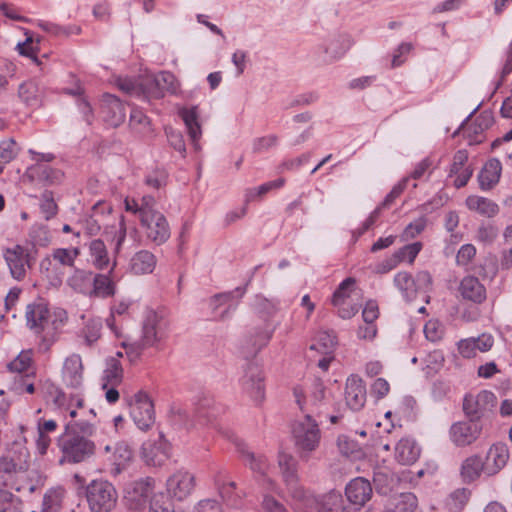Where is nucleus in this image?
Returning <instances> with one entry per match:
<instances>
[{
    "label": "nucleus",
    "instance_id": "obj_12",
    "mask_svg": "<svg viewBox=\"0 0 512 512\" xmlns=\"http://www.w3.org/2000/svg\"><path fill=\"white\" fill-rule=\"evenodd\" d=\"M211 401L207 398H204L201 402L197 404V408L195 410V417L197 421L192 419L189 413L181 408V407H172V421L174 424L185 427L187 430H191L199 425H206L210 422L211 414L207 412V409L210 407Z\"/></svg>",
    "mask_w": 512,
    "mask_h": 512
},
{
    "label": "nucleus",
    "instance_id": "obj_21",
    "mask_svg": "<svg viewBox=\"0 0 512 512\" xmlns=\"http://www.w3.org/2000/svg\"><path fill=\"white\" fill-rule=\"evenodd\" d=\"M458 291L464 300L475 304H481L487 298L485 286L477 277L472 275L465 276L460 281Z\"/></svg>",
    "mask_w": 512,
    "mask_h": 512
},
{
    "label": "nucleus",
    "instance_id": "obj_61",
    "mask_svg": "<svg viewBox=\"0 0 512 512\" xmlns=\"http://www.w3.org/2000/svg\"><path fill=\"white\" fill-rule=\"evenodd\" d=\"M166 180V171L163 169H155L146 176L145 183L152 188L159 189L166 184Z\"/></svg>",
    "mask_w": 512,
    "mask_h": 512
},
{
    "label": "nucleus",
    "instance_id": "obj_32",
    "mask_svg": "<svg viewBox=\"0 0 512 512\" xmlns=\"http://www.w3.org/2000/svg\"><path fill=\"white\" fill-rule=\"evenodd\" d=\"M28 171L32 178L49 185L60 183L63 178L60 170L54 169L47 164H35Z\"/></svg>",
    "mask_w": 512,
    "mask_h": 512
},
{
    "label": "nucleus",
    "instance_id": "obj_37",
    "mask_svg": "<svg viewBox=\"0 0 512 512\" xmlns=\"http://www.w3.org/2000/svg\"><path fill=\"white\" fill-rule=\"evenodd\" d=\"M18 96L27 106L31 107L38 106L41 101V92L38 84L32 80L20 84Z\"/></svg>",
    "mask_w": 512,
    "mask_h": 512
},
{
    "label": "nucleus",
    "instance_id": "obj_34",
    "mask_svg": "<svg viewBox=\"0 0 512 512\" xmlns=\"http://www.w3.org/2000/svg\"><path fill=\"white\" fill-rule=\"evenodd\" d=\"M93 273L91 271L77 269L68 279V285L76 292L91 295Z\"/></svg>",
    "mask_w": 512,
    "mask_h": 512
},
{
    "label": "nucleus",
    "instance_id": "obj_45",
    "mask_svg": "<svg viewBox=\"0 0 512 512\" xmlns=\"http://www.w3.org/2000/svg\"><path fill=\"white\" fill-rule=\"evenodd\" d=\"M122 375L123 370L120 362L115 358L109 359L107 362V368L104 371V378L107 383L112 385L119 384L121 382Z\"/></svg>",
    "mask_w": 512,
    "mask_h": 512
},
{
    "label": "nucleus",
    "instance_id": "obj_49",
    "mask_svg": "<svg viewBox=\"0 0 512 512\" xmlns=\"http://www.w3.org/2000/svg\"><path fill=\"white\" fill-rule=\"evenodd\" d=\"M131 458L132 451L126 443L119 442L113 446L111 460L116 466L120 467L122 465H125L128 461H130Z\"/></svg>",
    "mask_w": 512,
    "mask_h": 512
},
{
    "label": "nucleus",
    "instance_id": "obj_41",
    "mask_svg": "<svg viewBox=\"0 0 512 512\" xmlns=\"http://www.w3.org/2000/svg\"><path fill=\"white\" fill-rule=\"evenodd\" d=\"M89 250L92 263L100 270L105 269L109 264V258L104 242L100 239L91 241Z\"/></svg>",
    "mask_w": 512,
    "mask_h": 512
},
{
    "label": "nucleus",
    "instance_id": "obj_60",
    "mask_svg": "<svg viewBox=\"0 0 512 512\" xmlns=\"http://www.w3.org/2000/svg\"><path fill=\"white\" fill-rule=\"evenodd\" d=\"M278 137L274 134L256 138L253 142V151L255 153H261L267 151L272 147L277 146Z\"/></svg>",
    "mask_w": 512,
    "mask_h": 512
},
{
    "label": "nucleus",
    "instance_id": "obj_58",
    "mask_svg": "<svg viewBox=\"0 0 512 512\" xmlns=\"http://www.w3.org/2000/svg\"><path fill=\"white\" fill-rule=\"evenodd\" d=\"M79 255V250L58 248L53 251L54 260L65 266H73L75 259Z\"/></svg>",
    "mask_w": 512,
    "mask_h": 512
},
{
    "label": "nucleus",
    "instance_id": "obj_23",
    "mask_svg": "<svg viewBox=\"0 0 512 512\" xmlns=\"http://www.w3.org/2000/svg\"><path fill=\"white\" fill-rule=\"evenodd\" d=\"M101 110L105 121L113 127L119 126L125 120V107L120 99L112 94L103 95Z\"/></svg>",
    "mask_w": 512,
    "mask_h": 512
},
{
    "label": "nucleus",
    "instance_id": "obj_35",
    "mask_svg": "<svg viewBox=\"0 0 512 512\" xmlns=\"http://www.w3.org/2000/svg\"><path fill=\"white\" fill-rule=\"evenodd\" d=\"M115 294V284L108 274H93L91 295L99 298L111 297Z\"/></svg>",
    "mask_w": 512,
    "mask_h": 512
},
{
    "label": "nucleus",
    "instance_id": "obj_10",
    "mask_svg": "<svg viewBox=\"0 0 512 512\" xmlns=\"http://www.w3.org/2000/svg\"><path fill=\"white\" fill-rule=\"evenodd\" d=\"M481 433L482 424L467 418V420L458 421L451 425L449 438L455 446L466 447L473 444Z\"/></svg>",
    "mask_w": 512,
    "mask_h": 512
},
{
    "label": "nucleus",
    "instance_id": "obj_30",
    "mask_svg": "<svg viewBox=\"0 0 512 512\" xmlns=\"http://www.w3.org/2000/svg\"><path fill=\"white\" fill-rule=\"evenodd\" d=\"M142 455L147 464L161 465L168 458V445L162 440L159 443L146 442L142 446Z\"/></svg>",
    "mask_w": 512,
    "mask_h": 512
},
{
    "label": "nucleus",
    "instance_id": "obj_15",
    "mask_svg": "<svg viewBox=\"0 0 512 512\" xmlns=\"http://www.w3.org/2000/svg\"><path fill=\"white\" fill-rule=\"evenodd\" d=\"M366 385L358 375L347 378L345 387V401L352 411L361 410L366 403Z\"/></svg>",
    "mask_w": 512,
    "mask_h": 512
},
{
    "label": "nucleus",
    "instance_id": "obj_16",
    "mask_svg": "<svg viewBox=\"0 0 512 512\" xmlns=\"http://www.w3.org/2000/svg\"><path fill=\"white\" fill-rule=\"evenodd\" d=\"M510 453L505 443L497 442L487 451L485 457V473L489 476L499 473L508 463Z\"/></svg>",
    "mask_w": 512,
    "mask_h": 512
},
{
    "label": "nucleus",
    "instance_id": "obj_24",
    "mask_svg": "<svg viewBox=\"0 0 512 512\" xmlns=\"http://www.w3.org/2000/svg\"><path fill=\"white\" fill-rule=\"evenodd\" d=\"M273 335V329L254 328L246 336L243 344V355L245 358L254 357L263 347H265Z\"/></svg>",
    "mask_w": 512,
    "mask_h": 512
},
{
    "label": "nucleus",
    "instance_id": "obj_6",
    "mask_svg": "<svg viewBox=\"0 0 512 512\" xmlns=\"http://www.w3.org/2000/svg\"><path fill=\"white\" fill-rule=\"evenodd\" d=\"M496 404L495 394L488 390H482L476 395L468 394L464 397L463 412L468 419L480 422V419L491 412Z\"/></svg>",
    "mask_w": 512,
    "mask_h": 512
},
{
    "label": "nucleus",
    "instance_id": "obj_3",
    "mask_svg": "<svg viewBox=\"0 0 512 512\" xmlns=\"http://www.w3.org/2000/svg\"><path fill=\"white\" fill-rule=\"evenodd\" d=\"M292 434L300 458L307 461L320 444L321 431L318 423L311 414L306 413L303 419L293 424Z\"/></svg>",
    "mask_w": 512,
    "mask_h": 512
},
{
    "label": "nucleus",
    "instance_id": "obj_51",
    "mask_svg": "<svg viewBox=\"0 0 512 512\" xmlns=\"http://www.w3.org/2000/svg\"><path fill=\"white\" fill-rule=\"evenodd\" d=\"M216 485L218 487L220 496L224 501L227 502L230 506H238L239 504V497L234 494V490L236 488L235 482H229V483H220L219 479H216Z\"/></svg>",
    "mask_w": 512,
    "mask_h": 512
},
{
    "label": "nucleus",
    "instance_id": "obj_17",
    "mask_svg": "<svg viewBox=\"0 0 512 512\" xmlns=\"http://www.w3.org/2000/svg\"><path fill=\"white\" fill-rule=\"evenodd\" d=\"M154 480L150 477L134 481L126 488L125 498L130 501L134 509L142 508L151 496Z\"/></svg>",
    "mask_w": 512,
    "mask_h": 512
},
{
    "label": "nucleus",
    "instance_id": "obj_57",
    "mask_svg": "<svg viewBox=\"0 0 512 512\" xmlns=\"http://www.w3.org/2000/svg\"><path fill=\"white\" fill-rule=\"evenodd\" d=\"M0 512H21L18 499L11 492L2 489H0Z\"/></svg>",
    "mask_w": 512,
    "mask_h": 512
},
{
    "label": "nucleus",
    "instance_id": "obj_8",
    "mask_svg": "<svg viewBox=\"0 0 512 512\" xmlns=\"http://www.w3.org/2000/svg\"><path fill=\"white\" fill-rule=\"evenodd\" d=\"M3 257L11 276L17 281L25 278L27 269L35 262L32 250L21 245L6 248L3 251Z\"/></svg>",
    "mask_w": 512,
    "mask_h": 512
},
{
    "label": "nucleus",
    "instance_id": "obj_62",
    "mask_svg": "<svg viewBox=\"0 0 512 512\" xmlns=\"http://www.w3.org/2000/svg\"><path fill=\"white\" fill-rule=\"evenodd\" d=\"M101 323L90 322L84 329V340L87 346H92L100 338Z\"/></svg>",
    "mask_w": 512,
    "mask_h": 512
},
{
    "label": "nucleus",
    "instance_id": "obj_53",
    "mask_svg": "<svg viewBox=\"0 0 512 512\" xmlns=\"http://www.w3.org/2000/svg\"><path fill=\"white\" fill-rule=\"evenodd\" d=\"M421 248L422 244L420 242H415L400 248L394 253V255L398 259L399 263L406 260L409 263H412L414 259L417 257Z\"/></svg>",
    "mask_w": 512,
    "mask_h": 512
},
{
    "label": "nucleus",
    "instance_id": "obj_26",
    "mask_svg": "<svg viewBox=\"0 0 512 512\" xmlns=\"http://www.w3.org/2000/svg\"><path fill=\"white\" fill-rule=\"evenodd\" d=\"M501 171V162L496 158L490 159L478 175L480 188L482 190H490L493 188L499 182Z\"/></svg>",
    "mask_w": 512,
    "mask_h": 512
},
{
    "label": "nucleus",
    "instance_id": "obj_46",
    "mask_svg": "<svg viewBox=\"0 0 512 512\" xmlns=\"http://www.w3.org/2000/svg\"><path fill=\"white\" fill-rule=\"evenodd\" d=\"M40 210L46 220L52 219L58 212V206L54 201L51 191H44L40 198Z\"/></svg>",
    "mask_w": 512,
    "mask_h": 512
},
{
    "label": "nucleus",
    "instance_id": "obj_2",
    "mask_svg": "<svg viewBox=\"0 0 512 512\" xmlns=\"http://www.w3.org/2000/svg\"><path fill=\"white\" fill-rule=\"evenodd\" d=\"M71 425H66L65 432L58 439V446L62 452L59 462L80 463L87 460L95 452L94 443L79 432L71 431Z\"/></svg>",
    "mask_w": 512,
    "mask_h": 512
},
{
    "label": "nucleus",
    "instance_id": "obj_13",
    "mask_svg": "<svg viewBox=\"0 0 512 512\" xmlns=\"http://www.w3.org/2000/svg\"><path fill=\"white\" fill-rule=\"evenodd\" d=\"M195 488V476L187 470L180 469L166 481L167 493L171 498L183 501Z\"/></svg>",
    "mask_w": 512,
    "mask_h": 512
},
{
    "label": "nucleus",
    "instance_id": "obj_43",
    "mask_svg": "<svg viewBox=\"0 0 512 512\" xmlns=\"http://www.w3.org/2000/svg\"><path fill=\"white\" fill-rule=\"evenodd\" d=\"M19 148L14 139L10 138L0 143V174L4 165L11 162L18 154Z\"/></svg>",
    "mask_w": 512,
    "mask_h": 512
},
{
    "label": "nucleus",
    "instance_id": "obj_50",
    "mask_svg": "<svg viewBox=\"0 0 512 512\" xmlns=\"http://www.w3.org/2000/svg\"><path fill=\"white\" fill-rule=\"evenodd\" d=\"M245 291H246L245 287H237L233 291L216 294L210 299V307L213 310H216L219 306L231 301L235 297H238V298L243 297V295L245 294Z\"/></svg>",
    "mask_w": 512,
    "mask_h": 512
},
{
    "label": "nucleus",
    "instance_id": "obj_29",
    "mask_svg": "<svg viewBox=\"0 0 512 512\" xmlns=\"http://www.w3.org/2000/svg\"><path fill=\"white\" fill-rule=\"evenodd\" d=\"M420 456V448L411 439H401L395 447V459L402 465H411Z\"/></svg>",
    "mask_w": 512,
    "mask_h": 512
},
{
    "label": "nucleus",
    "instance_id": "obj_19",
    "mask_svg": "<svg viewBox=\"0 0 512 512\" xmlns=\"http://www.w3.org/2000/svg\"><path fill=\"white\" fill-rule=\"evenodd\" d=\"M290 494L294 500L295 508L298 510L304 512H328L332 510L331 508H327L326 504L300 486L296 485L291 487Z\"/></svg>",
    "mask_w": 512,
    "mask_h": 512
},
{
    "label": "nucleus",
    "instance_id": "obj_52",
    "mask_svg": "<svg viewBox=\"0 0 512 512\" xmlns=\"http://www.w3.org/2000/svg\"><path fill=\"white\" fill-rule=\"evenodd\" d=\"M355 284V280L353 278H346L342 281L339 287L333 294L332 304L333 305H342L346 304L348 298L350 296L349 289Z\"/></svg>",
    "mask_w": 512,
    "mask_h": 512
},
{
    "label": "nucleus",
    "instance_id": "obj_64",
    "mask_svg": "<svg viewBox=\"0 0 512 512\" xmlns=\"http://www.w3.org/2000/svg\"><path fill=\"white\" fill-rule=\"evenodd\" d=\"M261 508L263 512H288L281 502L270 495L263 497Z\"/></svg>",
    "mask_w": 512,
    "mask_h": 512
},
{
    "label": "nucleus",
    "instance_id": "obj_4",
    "mask_svg": "<svg viewBox=\"0 0 512 512\" xmlns=\"http://www.w3.org/2000/svg\"><path fill=\"white\" fill-rule=\"evenodd\" d=\"M85 496L91 512H111L117 504L118 494L107 480H93L85 489Z\"/></svg>",
    "mask_w": 512,
    "mask_h": 512
},
{
    "label": "nucleus",
    "instance_id": "obj_48",
    "mask_svg": "<svg viewBox=\"0 0 512 512\" xmlns=\"http://www.w3.org/2000/svg\"><path fill=\"white\" fill-rule=\"evenodd\" d=\"M373 481L381 493L386 494L392 487L394 478L387 469H377L374 471Z\"/></svg>",
    "mask_w": 512,
    "mask_h": 512
},
{
    "label": "nucleus",
    "instance_id": "obj_47",
    "mask_svg": "<svg viewBox=\"0 0 512 512\" xmlns=\"http://www.w3.org/2000/svg\"><path fill=\"white\" fill-rule=\"evenodd\" d=\"M396 512H421L418 509V500L413 493H402L395 505Z\"/></svg>",
    "mask_w": 512,
    "mask_h": 512
},
{
    "label": "nucleus",
    "instance_id": "obj_1",
    "mask_svg": "<svg viewBox=\"0 0 512 512\" xmlns=\"http://www.w3.org/2000/svg\"><path fill=\"white\" fill-rule=\"evenodd\" d=\"M156 199L144 195L140 199L126 197L124 207L127 212L137 215L146 237L157 245L170 237V227L166 217L156 209Z\"/></svg>",
    "mask_w": 512,
    "mask_h": 512
},
{
    "label": "nucleus",
    "instance_id": "obj_14",
    "mask_svg": "<svg viewBox=\"0 0 512 512\" xmlns=\"http://www.w3.org/2000/svg\"><path fill=\"white\" fill-rule=\"evenodd\" d=\"M25 317L27 326L36 334L45 331L51 322L50 310L42 299L27 305Z\"/></svg>",
    "mask_w": 512,
    "mask_h": 512
},
{
    "label": "nucleus",
    "instance_id": "obj_5",
    "mask_svg": "<svg viewBox=\"0 0 512 512\" xmlns=\"http://www.w3.org/2000/svg\"><path fill=\"white\" fill-rule=\"evenodd\" d=\"M293 395L299 408L306 413H320L321 408L325 405L326 389L320 379H315L311 387L306 392L301 387L293 389Z\"/></svg>",
    "mask_w": 512,
    "mask_h": 512
},
{
    "label": "nucleus",
    "instance_id": "obj_33",
    "mask_svg": "<svg viewBox=\"0 0 512 512\" xmlns=\"http://www.w3.org/2000/svg\"><path fill=\"white\" fill-rule=\"evenodd\" d=\"M466 205L470 210L476 211L486 217H493L499 211V207L495 202L488 198L475 195L467 197Z\"/></svg>",
    "mask_w": 512,
    "mask_h": 512
},
{
    "label": "nucleus",
    "instance_id": "obj_44",
    "mask_svg": "<svg viewBox=\"0 0 512 512\" xmlns=\"http://www.w3.org/2000/svg\"><path fill=\"white\" fill-rule=\"evenodd\" d=\"M119 88L130 94V95H136V96H145L148 97L147 93V86H146V79L142 82H137L133 79H120L118 82Z\"/></svg>",
    "mask_w": 512,
    "mask_h": 512
},
{
    "label": "nucleus",
    "instance_id": "obj_59",
    "mask_svg": "<svg viewBox=\"0 0 512 512\" xmlns=\"http://www.w3.org/2000/svg\"><path fill=\"white\" fill-rule=\"evenodd\" d=\"M122 347L131 362L136 361L141 356L142 351L148 348L141 339L133 342L124 341Z\"/></svg>",
    "mask_w": 512,
    "mask_h": 512
},
{
    "label": "nucleus",
    "instance_id": "obj_36",
    "mask_svg": "<svg viewBox=\"0 0 512 512\" xmlns=\"http://www.w3.org/2000/svg\"><path fill=\"white\" fill-rule=\"evenodd\" d=\"M482 471L485 472V464L479 455L466 458L461 466V475L465 482L476 480Z\"/></svg>",
    "mask_w": 512,
    "mask_h": 512
},
{
    "label": "nucleus",
    "instance_id": "obj_11",
    "mask_svg": "<svg viewBox=\"0 0 512 512\" xmlns=\"http://www.w3.org/2000/svg\"><path fill=\"white\" fill-rule=\"evenodd\" d=\"M130 414L134 423L141 430H148L154 424V405L145 392L139 391L135 394Z\"/></svg>",
    "mask_w": 512,
    "mask_h": 512
},
{
    "label": "nucleus",
    "instance_id": "obj_39",
    "mask_svg": "<svg viewBox=\"0 0 512 512\" xmlns=\"http://www.w3.org/2000/svg\"><path fill=\"white\" fill-rule=\"evenodd\" d=\"M278 464L282 471L285 482L291 487L296 486V460L288 453L280 452L278 456Z\"/></svg>",
    "mask_w": 512,
    "mask_h": 512
},
{
    "label": "nucleus",
    "instance_id": "obj_27",
    "mask_svg": "<svg viewBox=\"0 0 512 512\" xmlns=\"http://www.w3.org/2000/svg\"><path fill=\"white\" fill-rule=\"evenodd\" d=\"M179 115L181 116L182 120L185 123L187 132H188L191 142L194 146V149L199 150L200 145H199L198 141L202 135V131H201V126L198 122L197 107L194 106L191 108H182L179 111Z\"/></svg>",
    "mask_w": 512,
    "mask_h": 512
},
{
    "label": "nucleus",
    "instance_id": "obj_20",
    "mask_svg": "<svg viewBox=\"0 0 512 512\" xmlns=\"http://www.w3.org/2000/svg\"><path fill=\"white\" fill-rule=\"evenodd\" d=\"M62 379L67 387L79 389L83 383V364L80 355L72 354L64 361Z\"/></svg>",
    "mask_w": 512,
    "mask_h": 512
},
{
    "label": "nucleus",
    "instance_id": "obj_56",
    "mask_svg": "<svg viewBox=\"0 0 512 512\" xmlns=\"http://www.w3.org/2000/svg\"><path fill=\"white\" fill-rule=\"evenodd\" d=\"M150 512H174V506L167 496L159 493L150 500Z\"/></svg>",
    "mask_w": 512,
    "mask_h": 512
},
{
    "label": "nucleus",
    "instance_id": "obj_54",
    "mask_svg": "<svg viewBox=\"0 0 512 512\" xmlns=\"http://www.w3.org/2000/svg\"><path fill=\"white\" fill-rule=\"evenodd\" d=\"M165 133L170 146L174 148L176 151H178L182 155V157H185L186 146L182 133L178 130L173 129L172 127H166Z\"/></svg>",
    "mask_w": 512,
    "mask_h": 512
},
{
    "label": "nucleus",
    "instance_id": "obj_55",
    "mask_svg": "<svg viewBox=\"0 0 512 512\" xmlns=\"http://www.w3.org/2000/svg\"><path fill=\"white\" fill-rule=\"evenodd\" d=\"M32 362V350L22 351L12 362L9 363L8 368L13 372L27 371Z\"/></svg>",
    "mask_w": 512,
    "mask_h": 512
},
{
    "label": "nucleus",
    "instance_id": "obj_31",
    "mask_svg": "<svg viewBox=\"0 0 512 512\" xmlns=\"http://www.w3.org/2000/svg\"><path fill=\"white\" fill-rule=\"evenodd\" d=\"M156 265V258L153 253L141 250L131 258L130 269L137 275L151 273Z\"/></svg>",
    "mask_w": 512,
    "mask_h": 512
},
{
    "label": "nucleus",
    "instance_id": "obj_42",
    "mask_svg": "<svg viewBox=\"0 0 512 512\" xmlns=\"http://www.w3.org/2000/svg\"><path fill=\"white\" fill-rule=\"evenodd\" d=\"M336 336L333 331H320L316 343L310 346V350H316L324 355H330L336 346Z\"/></svg>",
    "mask_w": 512,
    "mask_h": 512
},
{
    "label": "nucleus",
    "instance_id": "obj_18",
    "mask_svg": "<svg viewBox=\"0 0 512 512\" xmlns=\"http://www.w3.org/2000/svg\"><path fill=\"white\" fill-rule=\"evenodd\" d=\"M146 86L148 97L153 98L163 97L165 91L175 93L178 89L175 76L168 71H162L153 78H147Z\"/></svg>",
    "mask_w": 512,
    "mask_h": 512
},
{
    "label": "nucleus",
    "instance_id": "obj_28",
    "mask_svg": "<svg viewBox=\"0 0 512 512\" xmlns=\"http://www.w3.org/2000/svg\"><path fill=\"white\" fill-rule=\"evenodd\" d=\"M237 448L245 465H247L255 473H258L262 476L266 474L269 463L264 455L255 454L254 452L250 451L247 445L243 442L237 443Z\"/></svg>",
    "mask_w": 512,
    "mask_h": 512
},
{
    "label": "nucleus",
    "instance_id": "obj_25",
    "mask_svg": "<svg viewBox=\"0 0 512 512\" xmlns=\"http://www.w3.org/2000/svg\"><path fill=\"white\" fill-rule=\"evenodd\" d=\"M354 40L349 34H341L337 38L330 41L328 45L319 47L324 54L323 62L331 63L340 59L353 45Z\"/></svg>",
    "mask_w": 512,
    "mask_h": 512
},
{
    "label": "nucleus",
    "instance_id": "obj_22",
    "mask_svg": "<svg viewBox=\"0 0 512 512\" xmlns=\"http://www.w3.org/2000/svg\"><path fill=\"white\" fill-rule=\"evenodd\" d=\"M345 495L353 505L364 506L372 496L371 484L362 477L355 478L347 484Z\"/></svg>",
    "mask_w": 512,
    "mask_h": 512
},
{
    "label": "nucleus",
    "instance_id": "obj_63",
    "mask_svg": "<svg viewBox=\"0 0 512 512\" xmlns=\"http://www.w3.org/2000/svg\"><path fill=\"white\" fill-rule=\"evenodd\" d=\"M425 337L431 342H437L443 336V329L437 321H429L424 326Z\"/></svg>",
    "mask_w": 512,
    "mask_h": 512
},
{
    "label": "nucleus",
    "instance_id": "obj_9",
    "mask_svg": "<svg viewBox=\"0 0 512 512\" xmlns=\"http://www.w3.org/2000/svg\"><path fill=\"white\" fill-rule=\"evenodd\" d=\"M240 384L243 392L255 403H260L264 399V377L261 368L255 362L247 363Z\"/></svg>",
    "mask_w": 512,
    "mask_h": 512
},
{
    "label": "nucleus",
    "instance_id": "obj_38",
    "mask_svg": "<svg viewBox=\"0 0 512 512\" xmlns=\"http://www.w3.org/2000/svg\"><path fill=\"white\" fill-rule=\"evenodd\" d=\"M394 284L407 301L413 300L418 293L415 280L408 272H398L394 277Z\"/></svg>",
    "mask_w": 512,
    "mask_h": 512
},
{
    "label": "nucleus",
    "instance_id": "obj_7",
    "mask_svg": "<svg viewBox=\"0 0 512 512\" xmlns=\"http://www.w3.org/2000/svg\"><path fill=\"white\" fill-rule=\"evenodd\" d=\"M169 322L155 311L145 314L141 340L148 348L157 347L168 335Z\"/></svg>",
    "mask_w": 512,
    "mask_h": 512
},
{
    "label": "nucleus",
    "instance_id": "obj_40",
    "mask_svg": "<svg viewBox=\"0 0 512 512\" xmlns=\"http://www.w3.org/2000/svg\"><path fill=\"white\" fill-rule=\"evenodd\" d=\"M51 242V234L46 225L35 224L29 232V243L31 244L32 253H36L37 247H46Z\"/></svg>",
    "mask_w": 512,
    "mask_h": 512
}]
</instances>
